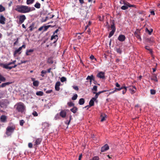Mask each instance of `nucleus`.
Returning <instances> with one entry per match:
<instances>
[{"label":"nucleus","instance_id":"1","mask_svg":"<svg viewBox=\"0 0 160 160\" xmlns=\"http://www.w3.org/2000/svg\"><path fill=\"white\" fill-rule=\"evenodd\" d=\"M15 10L20 13H28L32 11L31 7L22 5H17Z\"/></svg>","mask_w":160,"mask_h":160},{"label":"nucleus","instance_id":"2","mask_svg":"<svg viewBox=\"0 0 160 160\" xmlns=\"http://www.w3.org/2000/svg\"><path fill=\"white\" fill-rule=\"evenodd\" d=\"M25 106L23 103L20 102L17 104V110L19 112H23L25 109Z\"/></svg>","mask_w":160,"mask_h":160},{"label":"nucleus","instance_id":"3","mask_svg":"<svg viewBox=\"0 0 160 160\" xmlns=\"http://www.w3.org/2000/svg\"><path fill=\"white\" fill-rule=\"evenodd\" d=\"M15 129V128L13 127H8L6 129V134L8 136L11 135Z\"/></svg>","mask_w":160,"mask_h":160},{"label":"nucleus","instance_id":"4","mask_svg":"<svg viewBox=\"0 0 160 160\" xmlns=\"http://www.w3.org/2000/svg\"><path fill=\"white\" fill-rule=\"evenodd\" d=\"M26 18L24 15H20L19 17V23L22 24L23 23L26 19Z\"/></svg>","mask_w":160,"mask_h":160},{"label":"nucleus","instance_id":"5","mask_svg":"<svg viewBox=\"0 0 160 160\" xmlns=\"http://www.w3.org/2000/svg\"><path fill=\"white\" fill-rule=\"evenodd\" d=\"M136 88L135 86H132L130 87L129 89L130 93L132 94L134 93L136 91Z\"/></svg>","mask_w":160,"mask_h":160},{"label":"nucleus","instance_id":"6","mask_svg":"<svg viewBox=\"0 0 160 160\" xmlns=\"http://www.w3.org/2000/svg\"><path fill=\"white\" fill-rule=\"evenodd\" d=\"M109 146L108 144H105L101 148V151L102 152H104L109 149Z\"/></svg>","mask_w":160,"mask_h":160},{"label":"nucleus","instance_id":"7","mask_svg":"<svg viewBox=\"0 0 160 160\" xmlns=\"http://www.w3.org/2000/svg\"><path fill=\"white\" fill-rule=\"evenodd\" d=\"M97 77L100 78L104 79L105 78V73L102 72H100L97 74Z\"/></svg>","mask_w":160,"mask_h":160},{"label":"nucleus","instance_id":"8","mask_svg":"<svg viewBox=\"0 0 160 160\" xmlns=\"http://www.w3.org/2000/svg\"><path fill=\"white\" fill-rule=\"evenodd\" d=\"M126 38L125 37V36L122 34H120V35L118 38V39L120 42H123L124 41Z\"/></svg>","mask_w":160,"mask_h":160},{"label":"nucleus","instance_id":"9","mask_svg":"<svg viewBox=\"0 0 160 160\" xmlns=\"http://www.w3.org/2000/svg\"><path fill=\"white\" fill-rule=\"evenodd\" d=\"M6 18L2 14L0 15V23L2 24H5Z\"/></svg>","mask_w":160,"mask_h":160},{"label":"nucleus","instance_id":"10","mask_svg":"<svg viewBox=\"0 0 160 160\" xmlns=\"http://www.w3.org/2000/svg\"><path fill=\"white\" fill-rule=\"evenodd\" d=\"M123 2V4L125 6H127L128 7H134L135 6L134 5H131L129 3L125 1V0L122 1Z\"/></svg>","mask_w":160,"mask_h":160},{"label":"nucleus","instance_id":"11","mask_svg":"<svg viewBox=\"0 0 160 160\" xmlns=\"http://www.w3.org/2000/svg\"><path fill=\"white\" fill-rule=\"evenodd\" d=\"M94 101H97V100L94 98H92L89 102V106L90 107L94 105Z\"/></svg>","mask_w":160,"mask_h":160},{"label":"nucleus","instance_id":"12","mask_svg":"<svg viewBox=\"0 0 160 160\" xmlns=\"http://www.w3.org/2000/svg\"><path fill=\"white\" fill-rule=\"evenodd\" d=\"M61 85V83L60 82H57L55 85V90L57 91H59L60 90L59 86Z\"/></svg>","mask_w":160,"mask_h":160},{"label":"nucleus","instance_id":"13","mask_svg":"<svg viewBox=\"0 0 160 160\" xmlns=\"http://www.w3.org/2000/svg\"><path fill=\"white\" fill-rule=\"evenodd\" d=\"M66 115V112L65 110H62L60 113V116L63 118H64Z\"/></svg>","mask_w":160,"mask_h":160},{"label":"nucleus","instance_id":"14","mask_svg":"<svg viewBox=\"0 0 160 160\" xmlns=\"http://www.w3.org/2000/svg\"><path fill=\"white\" fill-rule=\"evenodd\" d=\"M86 80H89L90 81L92 80L95 81V78L93 75H91V76H88L86 78Z\"/></svg>","mask_w":160,"mask_h":160},{"label":"nucleus","instance_id":"15","mask_svg":"<svg viewBox=\"0 0 160 160\" xmlns=\"http://www.w3.org/2000/svg\"><path fill=\"white\" fill-rule=\"evenodd\" d=\"M7 117L6 116L2 115L0 117V120L2 122H5L7 121Z\"/></svg>","mask_w":160,"mask_h":160},{"label":"nucleus","instance_id":"16","mask_svg":"<svg viewBox=\"0 0 160 160\" xmlns=\"http://www.w3.org/2000/svg\"><path fill=\"white\" fill-rule=\"evenodd\" d=\"M42 138H38L36 140L35 142V144L34 145H38L41 143L42 141Z\"/></svg>","mask_w":160,"mask_h":160},{"label":"nucleus","instance_id":"17","mask_svg":"<svg viewBox=\"0 0 160 160\" xmlns=\"http://www.w3.org/2000/svg\"><path fill=\"white\" fill-rule=\"evenodd\" d=\"M140 32H137V31H135L134 33V35L135 37L137 38L138 39H139L140 41L141 40V38L139 34Z\"/></svg>","mask_w":160,"mask_h":160},{"label":"nucleus","instance_id":"18","mask_svg":"<svg viewBox=\"0 0 160 160\" xmlns=\"http://www.w3.org/2000/svg\"><path fill=\"white\" fill-rule=\"evenodd\" d=\"M21 47H19L18 49L16 50L14 52L13 55L15 56V55L18 53L20 54L21 52H19L21 50Z\"/></svg>","mask_w":160,"mask_h":160},{"label":"nucleus","instance_id":"19","mask_svg":"<svg viewBox=\"0 0 160 160\" xmlns=\"http://www.w3.org/2000/svg\"><path fill=\"white\" fill-rule=\"evenodd\" d=\"M49 126L47 122L43 123L42 124V128L43 129H45Z\"/></svg>","mask_w":160,"mask_h":160},{"label":"nucleus","instance_id":"20","mask_svg":"<svg viewBox=\"0 0 160 160\" xmlns=\"http://www.w3.org/2000/svg\"><path fill=\"white\" fill-rule=\"evenodd\" d=\"M12 83V82H5L4 83H2V84L1 87L2 88H3V87H6L7 85H8L10 84H11Z\"/></svg>","mask_w":160,"mask_h":160},{"label":"nucleus","instance_id":"21","mask_svg":"<svg viewBox=\"0 0 160 160\" xmlns=\"http://www.w3.org/2000/svg\"><path fill=\"white\" fill-rule=\"evenodd\" d=\"M77 110L78 108L74 106L70 109V111L74 113H76Z\"/></svg>","mask_w":160,"mask_h":160},{"label":"nucleus","instance_id":"22","mask_svg":"<svg viewBox=\"0 0 160 160\" xmlns=\"http://www.w3.org/2000/svg\"><path fill=\"white\" fill-rule=\"evenodd\" d=\"M147 41L149 43H151L154 41V39L153 38H147L146 39Z\"/></svg>","mask_w":160,"mask_h":160},{"label":"nucleus","instance_id":"23","mask_svg":"<svg viewBox=\"0 0 160 160\" xmlns=\"http://www.w3.org/2000/svg\"><path fill=\"white\" fill-rule=\"evenodd\" d=\"M93 93L95 94L96 95L94 97H93L94 98L97 100V99L98 97V96L101 94L100 92H93Z\"/></svg>","mask_w":160,"mask_h":160},{"label":"nucleus","instance_id":"24","mask_svg":"<svg viewBox=\"0 0 160 160\" xmlns=\"http://www.w3.org/2000/svg\"><path fill=\"white\" fill-rule=\"evenodd\" d=\"M85 101L83 98H80L79 100V103L80 105H83L84 104Z\"/></svg>","mask_w":160,"mask_h":160},{"label":"nucleus","instance_id":"25","mask_svg":"<svg viewBox=\"0 0 160 160\" xmlns=\"http://www.w3.org/2000/svg\"><path fill=\"white\" fill-rule=\"evenodd\" d=\"M29 29V30L30 32L32 31L34 28V25L33 23H32V25H30L28 28Z\"/></svg>","mask_w":160,"mask_h":160},{"label":"nucleus","instance_id":"26","mask_svg":"<svg viewBox=\"0 0 160 160\" xmlns=\"http://www.w3.org/2000/svg\"><path fill=\"white\" fill-rule=\"evenodd\" d=\"M53 39H55V40H58V36L57 35H52L51 38V40H52Z\"/></svg>","mask_w":160,"mask_h":160},{"label":"nucleus","instance_id":"27","mask_svg":"<svg viewBox=\"0 0 160 160\" xmlns=\"http://www.w3.org/2000/svg\"><path fill=\"white\" fill-rule=\"evenodd\" d=\"M7 105L6 104L4 101H3L0 102V106L2 108L6 107Z\"/></svg>","mask_w":160,"mask_h":160},{"label":"nucleus","instance_id":"28","mask_svg":"<svg viewBox=\"0 0 160 160\" xmlns=\"http://www.w3.org/2000/svg\"><path fill=\"white\" fill-rule=\"evenodd\" d=\"M39 82L37 80L34 81L33 82V85L34 86L37 87L38 86Z\"/></svg>","mask_w":160,"mask_h":160},{"label":"nucleus","instance_id":"29","mask_svg":"<svg viewBox=\"0 0 160 160\" xmlns=\"http://www.w3.org/2000/svg\"><path fill=\"white\" fill-rule=\"evenodd\" d=\"M34 51V50L33 49H29V50H27L26 52V55L27 56H28L30 55V54L29 53V52H33Z\"/></svg>","mask_w":160,"mask_h":160},{"label":"nucleus","instance_id":"30","mask_svg":"<svg viewBox=\"0 0 160 160\" xmlns=\"http://www.w3.org/2000/svg\"><path fill=\"white\" fill-rule=\"evenodd\" d=\"M36 94L38 96H42L43 94V92L42 91H39L36 93Z\"/></svg>","mask_w":160,"mask_h":160},{"label":"nucleus","instance_id":"31","mask_svg":"<svg viewBox=\"0 0 160 160\" xmlns=\"http://www.w3.org/2000/svg\"><path fill=\"white\" fill-rule=\"evenodd\" d=\"M115 31L112 30L110 32L108 37V38H110L114 34V32H115Z\"/></svg>","mask_w":160,"mask_h":160},{"label":"nucleus","instance_id":"32","mask_svg":"<svg viewBox=\"0 0 160 160\" xmlns=\"http://www.w3.org/2000/svg\"><path fill=\"white\" fill-rule=\"evenodd\" d=\"M41 4L39 2H37L34 5V7L37 8H40Z\"/></svg>","mask_w":160,"mask_h":160},{"label":"nucleus","instance_id":"33","mask_svg":"<svg viewBox=\"0 0 160 160\" xmlns=\"http://www.w3.org/2000/svg\"><path fill=\"white\" fill-rule=\"evenodd\" d=\"M51 26V25L44 26L43 32L46 31Z\"/></svg>","mask_w":160,"mask_h":160},{"label":"nucleus","instance_id":"34","mask_svg":"<svg viewBox=\"0 0 160 160\" xmlns=\"http://www.w3.org/2000/svg\"><path fill=\"white\" fill-rule=\"evenodd\" d=\"M34 1V0H27L26 2L27 4L28 5L32 4L33 2Z\"/></svg>","mask_w":160,"mask_h":160},{"label":"nucleus","instance_id":"35","mask_svg":"<svg viewBox=\"0 0 160 160\" xmlns=\"http://www.w3.org/2000/svg\"><path fill=\"white\" fill-rule=\"evenodd\" d=\"M111 28L112 29V30H116V28L115 26L114 21H113V22H112V23L111 25Z\"/></svg>","mask_w":160,"mask_h":160},{"label":"nucleus","instance_id":"36","mask_svg":"<svg viewBox=\"0 0 160 160\" xmlns=\"http://www.w3.org/2000/svg\"><path fill=\"white\" fill-rule=\"evenodd\" d=\"M0 81L3 82H5L6 81V78L1 74H0Z\"/></svg>","mask_w":160,"mask_h":160},{"label":"nucleus","instance_id":"37","mask_svg":"<svg viewBox=\"0 0 160 160\" xmlns=\"http://www.w3.org/2000/svg\"><path fill=\"white\" fill-rule=\"evenodd\" d=\"M118 91H118V88H114V90H113V91H111V92H110L109 93V94H112L113 93H114V92H117Z\"/></svg>","mask_w":160,"mask_h":160},{"label":"nucleus","instance_id":"38","mask_svg":"<svg viewBox=\"0 0 160 160\" xmlns=\"http://www.w3.org/2000/svg\"><path fill=\"white\" fill-rule=\"evenodd\" d=\"M5 10V8L2 5H0V12H2Z\"/></svg>","mask_w":160,"mask_h":160},{"label":"nucleus","instance_id":"39","mask_svg":"<svg viewBox=\"0 0 160 160\" xmlns=\"http://www.w3.org/2000/svg\"><path fill=\"white\" fill-rule=\"evenodd\" d=\"M78 97V96L77 94H74L73 96L72 97V100H75L77 99Z\"/></svg>","mask_w":160,"mask_h":160},{"label":"nucleus","instance_id":"40","mask_svg":"<svg viewBox=\"0 0 160 160\" xmlns=\"http://www.w3.org/2000/svg\"><path fill=\"white\" fill-rule=\"evenodd\" d=\"M116 51L117 53L120 54H121L122 53V50L120 48H116Z\"/></svg>","mask_w":160,"mask_h":160},{"label":"nucleus","instance_id":"41","mask_svg":"<svg viewBox=\"0 0 160 160\" xmlns=\"http://www.w3.org/2000/svg\"><path fill=\"white\" fill-rule=\"evenodd\" d=\"M61 81L62 82H63L66 81L67 79L66 78L64 77H62L60 79Z\"/></svg>","mask_w":160,"mask_h":160},{"label":"nucleus","instance_id":"42","mask_svg":"<svg viewBox=\"0 0 160 160\" xmlns=\"http://www.w3.org/2000/svg\"><path fill=\"white\" fill-rule=\"evenodd\" d=\"M4 68L7 69H9V70H11L12 68V67L9 66L8 65H6L4 67Z\"/></svg>","mask_w":160,"mask_h":160},{"label":"nucleus","instance_id":"43","mask_svg":"<svg viewBox=\"0 0 160 160\" xmlns=\"http://www.w3.org/2000/svg\"><path fill=\"white\" fill-rule=\"evenodd\" d=\"M20 126H22L23 125L24 123H25V121L23 120H20Z\"/></svg>","mask_w":160,"mask_h":160},{"label":"nucleus","instance_id":"44","mask_svg":"<svg viewBox=\"0 0 160 160\" xmlns=\"http://www.w3.org/2000/svg\"><path fill=\"white\" fill-rule=\"evenodd\" d=\"M128 7L127 6L123 5L121 7V9L122 10H125L127 9L128 8Z\"/></svg>","mask_w":160,"mask_h":160},{"label":"nucleus","instance_id":"45","mask_svg":"<svg viewBox=\"0 0 160 160\" xmlns=\"http://www.w3.org/2000/svg\"><path fill=\"white\" fill-rule=\"evenodd\" d=\"M150 93L152 95H154L156 93V91L154 89H151L150 90Z\"/></svg>","mask_w":160,"mask_h":160},{"label":"nucleus","instance_id":"46","mask_svg":"<svg viewBox=\"0 0 160 160\" xmlns=\"http://www.w3.org/2000/svg\"><path fill=\"white\" fill-rule=\"evenodd\" d=\"M151 79L153 80H154L156 82H157L158 81V80L156 75H155L154 77L153 78H152Z\"/></svg>","mask_w":160,"mask_h":160},{"label":"nucleus","instance_id":"47","mask_svg":"<svg viewBox=\"0 0 160 160\" xmlns=\"http://www.w3.org/2000/svg\"><path fill=\"white\" fill-rule=\"evenodd\" d=\"M145 48L147 50H148L149 51H150V52L151 53H152V50L150 49V48H149V47L148 46H146L145 47Z\"/></svg>","mask_w":160,"mask_h":160},{"label":"nucleus","instance_id":"48","mask_svg":"<svg viewBox=\"0 0 160 160\" xmlns=\"http://www.w3.org/2000/svg\"><path fill=\"white\" fill-rule=\"evenodd\" d=\"M128 87H127L126 86H122L120 88H118V91H120V90L124 89H127V88H128Z\"/></svg>","mask_w":160,"mask_h":160},{"label":"nucleus","instance_id":"49","mask_svg":"<svg viewBox=\"0 0 160 160\" xmlns=\"http://www.w3.org/2000/svg\"><path fill=\"white\" fill-rule=\"evenodd\" d=\"M32 114L34 117H37L38 116V115L37 112H36L35 111H33V112L32 113Z\"/></svg>","mask_w":160,"mask_h":160},{"label":"nucleus","instance_id":"50","mask_svg":"<svg viewBox=\"0 0 160 160\" xmlns=\"http://www.w3.org/2000/svg\"><path fill=\"white\" fill-rule=\"evenodd\" d=\"M68 104L69 106L71 107L74 106V104L72 102H68Z\"/></svg>","mask_w":160,"mask_h":160},{"label":"nucleus","instance_id":"51","mask_svg":"<svg viewBox=\"0 0 160 160\" xmlns=\"http://www.w3.org/2000/svg\"><path fill=\"white\" fill-rule=\"evenodd\" d=\"M47 62L49 64H52L53 63V61L52 60L49 58L48 59Z\"/></svg>","mask_w":160,"mask_h":160},{"label":"nucleus","instance_id":"52","mask_svg":"<svg viewBox=\"0 0 160 160\" xmlns=\"http://www.w3.org/2000/svg\"><path fill=\"white\" fill-rule=\"evenodd\" d=\"M90 160H99V158L98 156H95Z\"/></svg>","mask_w":160,"mask_h":160},{"label":"nucleus","instance_id":"53","mask_svg":"<svg viewBox=\"0 0 160 160\" xmlns=\"http://www.w3.org/2000/svg\"><path fill=\"white\" fill-rule=\"evenodd\" d=\"M90 58L91 60H93L94 59L95 61L97 60V59L94 58V57L93 55H92L90 57Z\"/></svg>","mask_w":160,"mask_h":160},{"label":"nucleus","instance_id":"54","mask_svg":"<svg viewBox=\"0 0 160 160\" xmlns=\"http://www.w3.org/2000/svg\"><path fill=\"white\" fill-rule=\"evenodd\" d=\"M92 90L96 92L97 91V86H94L93 87V89H92Z\"/></svg>","mask_w":160,"mask_h":160},{"label":"nucleus","instance_id":"55","mask_svg":"<svg viewBox=\"0 0 160 160\" xmlns=\"http://www.w3.org/2000/svg\"><path fill=\"white\" fill-rule=\"evenodd\" d=\"M28 147L30 148H32V143L30 142L28 144Z\"/></svg>","mask_w":160,"mask_h":160},{"label":"nucleus","instance_id":"56","mask_svg":"<svg viewBox=\"0 0 160 160\" xmlns=\"http://www.w3.org/2000/svg\"><path fill=\"white\" fill-rule=\"evenodd\" d=\"M48 19V17H46V18H45V19H42V22H45L46 21H47V20Z\"/></svg>","mask_w":160,"mask_h":160},{"label":"nucleus","instance_id":"57","mask_svg":"<svg viewBox=\"0 0 160 160\" xmlns=\"http://www.w3.org/2000/svg\"><path fill=\"white\" fill-rule=\"evenodd\" d=\"M146 31L148 32V34L149 35H151V32L149 30H148V28H146Z\"/></svg>","mask_w":160,"mask_h":160},{"label":"nucleus","instance_id":"58","mask_svg":"<svg viewBox=\"0 0 160 160\" xmlns=\"http://www.w3.org/2000/svg\"><path fill=\"white\" fill-rule=\"evenodd\" d=\"M73 88L76 90L78 91V87L77 86H73Z\"/></svg>","mask_w":160,"mask_h":160},{"label":"nucleus","instance_id":"59","mask_svg":"<svg viewBox=\"0 0 160 160\" xmlns=\"http://www.w3.org/2000/svg\"><path fill=\"white\" fill-rule=\"evenodd\" d=\"M43 28H44V26H42V27H40L38 29V31H41L42 30H43Z\"/></svg>","mask_w":160,"mask_h":160},{"label":"nucleus","instance_id":"60","mask_svg":"<svg viewBox=\"0 0 160 160\" xmlns=\"http://www.w3.org/2000/svg\"><path fill=\"white\" fill-rule=\"evenodd\" d=\"M6 65V64H4L2 63H0V66L2 67L3 68H4V67Z\"/></svg>","mask_w":160,"mask_h":160},{"label":"nucleus","instance_id":"61","mask_svg":"<svg viewBox=\"0 0 160 160\" xmlns=\"http://www.w3.org/2000/svg\"><path fill=\"white\" fill-rule=\"evenodd\" d=\"M105 118H106V117H105V116L103 117H102V118L101 119V122H103V121H105Z\"/></svg>","mask_w":160,"mask_h":160},{"label":"nucleus","instance_id":"62","mask_svg":"<svg viewBox=\"0 0 160 160\" xmlns=\"http://www.w3.org/2000/svg\"><path fill=\"white\" fill-rule=\"evenodd\" d=\"M52 90H49L47 91H46V93H49L51 92H52Z\"/></svg>","mask_w":160,"mask_h":160},{"label":"nucleus","instance_id":"63","mask_svg":"<svg viewBox=\"0 0 160 160\" xmlns=\"http://www.w3.org/2000/svg\"><path fill=\"white\" fill-rule=\"evenodd\" d=\"M47 72L45 70H42L41 72V74H46L47 73Z\"/></svg>","mask_w":160,"mask_h":160},{"label":"nucleus","instance_id":"64","mask_svg":"<svg viewBox=\"0 0 160 160\" xmlns=\"http://www.w3.org/2000/svg\"><path fill=\"white\" fill-rule=\"evenodd\" d=\"M127 91V89H124V90H123L122 91V94H125L126 93Z\"/></svg>","mask_w":160,"mask_h":160}]
</instances>
